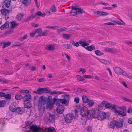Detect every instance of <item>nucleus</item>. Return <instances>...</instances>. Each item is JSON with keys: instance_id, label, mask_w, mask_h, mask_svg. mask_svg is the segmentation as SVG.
<instances>
[{"instance_id": "obj_56", "label": "nucleus", "mask_w": 132, "mask_h": 132, "mask_svg": "<svg viewBox=\"0 0 132 132\" xmlns=\"http://www.w3.org/2000/svg\"><path fill=\"white\" fill-rule=\"evenodd\" d=\"M112 105H111L109 103H107L105 104V107L109 108H111Z\"/></svg>"}, {"instance_id": "obj_54", "label": "nucleus", "mask_w": 132, "mask_h": 132, "mask_svg": "<svg viewBox=\"0 0 132 132\" xmlns=\"http://www.w3.org/2000/svg\"><path fill=\"white\" fill-rule=\"evenodd\" d=\"M36 33H41L42 32V31L41 28H39L35 30Z\"/></svg>"}, {"instance_id": "obj_61", "label": "nucleus", "mask_w": 132, "mask_h": 132, "mask_svg": "<svg viewBox=\"0 0 132 132\" xmlns=\"http://www.w3.org/2000/svg\"><path fill=\"white\" fill-rule=\"evenodd\" d=\"M89 45V44L86 43V42H85L83 44H82V47H85V46H87L88 45Z\"/></svg>"}, {"instance_id": "obj_38", "label": "nucleus", "mask_w": 132, "mask_h": 132, "mask_svg": "<svg viewBox=\"0 0 132 132\" xmlns=\"http://www.w3.org/2000/svg\"><path fill=\"white\" fill-rule=\"evenodd\" d=\"M50 10L51 12L54 13L56 12L57 11L56 7L54 5H53L51 6L50 8Z\"/></svg>"}, {"instance_id": "obj_17", "label": "nucleus", "mask_w": 132, "mask_h": 132, "mask_svg": "<svg viewBox=\"0 0 132 132\" xmlns=\"http://www.w3.org/2000/svg\"><path fill=\"white\" fill-rule=\"evenodd\" d=\"M44 131L45 132H56L55 129L52 127L45 128Z\"/></svg>"}, {"instance_id": "obj_34", "label": "nucleus", "mask_w": 132, "mask_h": 132, "mask_svg": "<svg viewBox=\"0 0 132 132\" xmlns=\"http://www.w3.org/2000/svg\"><path fill=\"white\" fill-rule=\"evenodd\" d=\"M100 62L102 63L105 64H109L110 63V61L103 59L100 60Z\"/></svg>"}, {"instance_id": "obj_49", "label": "nucleus", "mask_w": 132, "mask_h": 132, "mask_svg": "<svg viewBox=\"0 0 132 132\" xmlns=\"http://www.w3.org/2000/svg\"><path fill=\"white\" fill-rule=\"evenodd\" d=\"M63 46L65 48L69 49L71 47L70 45L68 44H65L63 45Z\"/></svg>"}, {"instance_id": "obj_1", "label": "nucleus", "mask_w": 132, "mask_h": 132, "mask_svg": "<svg viewBox=\"0 0 132 132\" xmlns=\"http://www.w3.org/2000/svg\"><path fill=\"white\" fill-rule=\"evenodd\" d=\"M51 98V96H48V98L43 96L40 97L35 96L34 97V102L35 103L37 102H38V108L40 110L44 111L45 110V105L46 104V109L51 110L53 108L54 104L51 101L48 100V99Z\"/></svg>"}, {"instance_id": "obj_13", "label": "nucleus", "mask_w": 132, "mask_h": 132, "mask_svg": "<svg viewBox=\"0 0 132 132\" xmlns=\"http://www.w3.org/2000/svg\"><path fill=\"white\" fill-rule=\"evenodd\" d=\"M116 120H112L109 122L108 126L110 128H113L116 126Z\"/></svg>"}, {"instance_id": "obj_44", "label": "nucleus", "mask_w": 132, "mask_h": 132, "mask_svg": "<svg viewBox=\"0 0 132 132\" xmlns=\"http://www.w3.org/2000/svg\"><path fill=\"white\" fill-rule=\"evenodd\" d=\"M95 53L98 56L102 55L103 54V53L100 51L96 50L95 51Z\"/></svg>"}, {"instance_id": "obj_5", "label": "nucleus", "mask_w": 132, "mask_h": 132, "mask_svg": "<svg viewBox=\"0 0 132 132\" xmlns=\"http://www.w3.org/2000/svg\"><path fill=\"white\" fill-rule=\"evenodd\" d=\"M30 129L32 130V132H41V129L39 127L35 125H33L30 127ZM27 132H31L29 130H27Z\"/></svg>"}, {"instance_id": "obj_53", "label": "nucleus", "mask_w": 132, "mask_h": 132, "mask_svg": "<svg viewBox=\"0 0 132 132\" xmlns=\"http://www.w3.org/2000/svg\"><path fill=\"white\" fill-rule=\"evenodd\" d=\"M4 97L7 100L10 99L11 98V96L10 95L8 94L5 95Z\"/></svg>"}, {"instance_id": "obj_20", "label": "nucleus", "mask_w": 132, "mask_h": 132, "mask_svg": "<svg viewBox=\"0 0 132 132\" xmlns=\"http://www.w3.org/2000/svg\"><path fill=\"white\" fill-rule=\"evenodd\" d=\"M105 51L110 53H114L117 52V51L113 48L106 47L104 49Z\"/></svg>"}, {"instance_id": "obj_36", "label": "nucleus", "mask_w": 132, "mask_h": 132, "mask_svg": "<svg viewBox=\"0 0 132 132\" xmlns=\"http://www.w3.org/2000/svg\"><path fill=\"white\" fill-rule=\"evenodd\" d=\"M11 28H14L17 26L18 24L15 21H13L11 22Z\"/></svg>"}, {"instance_id": "obj_26", "label": "nucleus", "mask_w": 132, "mask_h": 132, "mask_svg": "<svg viewBox=\"0 0 132 132\" xmlns=\"http://www.w3.org/2000/svg\"><path fill=\"white\" fill-rule=\"evenodd\" d=\"M1 11L2 14L4 15H5L6 14L8 15L10 10H6L5 9H3L1 10Z\"/></svg>"}, {"instance_id": "obj_45", "label": "nucleus", "mask_w": 132, "mask_h": 132, "mask_svg": "<svg viewBox=\"0 0 132 132\" xmlns=\"http://www.w3.org/2000/svg\"><path fill=\"white\" fill-rule=\"evenodd\" d=\"M88 103L89 106L90 107L93 106L94 104V102L92 100H89Z\"/></svg>"}, {"instance_id": "obj_55", "label": "nucleus", "mask_w": 132, "mask_h": 132, "mask_svg": "<svg viewBox=\"0 0 132 132\" xmlns=\"http://www.w3.org/2000/svg\"><path fill=\"white\" fill-rule=\"evenodd\" d=\"M80 71H81L82 73L83 74H84L86 72V70L85 69L80 68L79 69V72Z\"/></svg>"}, {"instance_id": "obj_40", "label": "nucleus", "mask_w": 132, "mask_h": 132, "mask_svg": "<svg viewBox=\"0 0 132 132\" xmlns=\"http://www.w3.org/2000/svg\"><path fill=\"white\" fill-rule=\"evenodd\" d=\"M15 98L17 100H20L22 98V96L20 94H17L15 96Z\"/></svg>"}, {"instance_id": "obj_21", "label": "nucleus", "mask_w": 132, "mask_h": 132, "mask_svg": "<svg viewBox=\"0 0 132 132\" xmlns=\"http://www.w3.org/2000/svg\"><path fill=\"white\" fill-rule=\"evenodd\" d=\"M112 22H114L119 25H125V23L122 20L119 19L116 20H113Z\"/></svg>"}, {"instance_id": "obj_25", "label": "nucleus", "mask_w": 132, "mask_h": 132, "mask_svg": "<svg viewBox=\"0 0 132 132\" xmlns=\"http://www.w3.org/2000/svg\"><path fill=\"white\" fill-rule=\"evenodd\" d=\"M35 16L36 17V16L37 15L39 16L44 17L46 15V14L45 13H42L40 11H38L36 12L35 14Z\"/></svg>"}, {"instance_id": "obj_23", "label": "nucleus", "mask_w": 132, "mask_h": 132, "mask_svg": "<svg viewBox=\"0 0 132 132\" xmlns=\"http://www.w3.org/2000/svg\"><path fill=\"white\" fill-rule=\"evenodd\" d=\"M19 114H22L24 112V109L23 108L18 107L16 111Z\"/></svg>"}, {"instance_id": "obj_29", "label": "nucleus", "mask_w": 132, "mask_h": 132, "mask_svg": "<svg viewBox=\"0 0 132 132\" xmlns=\"http://www.w3.org/2000/svg\"><path fill=\"white\" fill-rule=\"evenodd\" d=\"M85 48H86L87 50L90 51L95 49V47L93 45L85 47Z\"/></svg>"}, {"instance_id": "obj_32", "label": "nucleus", "mask_w": 132, "mask_h": 132, "mask_svg": "<svg viewBox=\"0 0 132 132\" xmlns=\"http://www.w3.org/2000/svg\"><path fill=\"white\" fill-rule=\"evenodd\" d=\"M44 93H50L51 94V90L49 89L48 87L43 88Z\"/></svg>"}, {"instance_id": "obj_60", "label": "nucleus", "mask_w": 132, "mask_h": 132, "mask_svg": "<svg viewBox=\"0 0 132 132\" xmlns=\"http://www.w3.org/2000/svg\"><path fill=\"white\" fill-rule=\"evenodd\" d=\"M83 77L85 78H93V77L90 75H84Z\"/></svg>"}, {"instance_id": "obj_52", "label": "nucleus", "mask_w": 132, "mask_h": 132, "mask_svg": "<svg viewBox=\"0 0 132 132\" xmlns=\"http://www.w3.org/2000/svg\"><path fill=\"white\" fill-rule=\"evenodd\" d=\"M21 45L20 43L19 42H17L15 43L12 46L13 48H14L16 46H20Z\"/></svg>"}, {"instance_id": "obj_58", "label": "nucleus", "mask_w": 132, "mask_h": 132, "mask_svg": "<svg viewBox=\"0 0 132 132\" xmlns=\"http://www.w3.org/2000/svg\"><path fill=\"white\" fill-rule=\"evenodd\" d=\"M20 92L23 93L28 94L29 93V91L28 90H22L20 91Z\"/></svg>"}, {"instance_id": "obj_6", "label": "nucleus", "mask_w": 132, "mask_h": 132, "mask_svg": "<svg viewBox=\"0 0 132 132\" xmlns=\"http://www.w3.org/2000/svg\"><path fill=\"white\" fill-rule=\"evenodd\" d=\"M55 118L54 115L48 113L46 114L45 117V119L46 120H48L50 122H53L55 121Z\"/></svg>"}, {"instance_id": "obj_64", "label": "nucleus", "mask_w": 132, "mask_h": 132, "mask_svg": "<svg viewBox=\"0 0 132 132\" xmlns=\"http://www.w3.org/2000/svg\"><path fill=\"white\" fill-rule=\"evenodd\" d=\"M86 129L87 131L89 132L91 131L92 129V126H90L87 127L86 128Z\"/></svg>"}, {"instance_id": "obj_42", "label": "nucleus", "mask_w": 132, "mask_h": 132, "mask_svg": "<svg viewBox=\"0 0 132 132\" xmlns=\"http://www.w3.org/2000/svg\"><path fill=\"white\" fill-rule=\"evenodd\" d=\"M22 3L26 5H27L30 3V0H22Z\"/></svg>"}, {"instance_id": "obj_41", "label": "nucleus", "mask_w": 132, "mask_h": 132, "mask_svg": "<svg viewBox=\"0 0 132 132\" xmlns=\"http://www.w3.org/2000/svg\"><path fill=\"white\" fill-rule=\"evenodd\" d=\"M67 30V29L66 28H63L57 30V32L59 34L64 31H66Z\"/></svg>"}, {"instance_id": "obj_19", "label": "nucleus", "mask_w": 132, "mask_h": 132, "mask_svg": "<svg viewBox=\"0 0 132 132\" xmlns=\"http://www.w3.org/2000/svg\"><path fill=\"white\" fill-rule=\"evenodd\" d=\"M55 46L54 45H49L46 46V50L53 51L55 49Z\"/></svg>"}, {"instance_id": "obj_15", "label": "nucleus", "mask_w": 132, "mask_h": 132, "mask_svg": "<svg viewBox=\"0 0 132 132\" xmlns=\"http://www.w3.org/2000/svg\"><path fill=\"white\" fill-rule=\"evenodd\" d=\"M123 121L121 119H119L118 121H116V125L118 128L121 127L122 125Z\"/></svg>"}, {"instance_id": "obj_63", "label": "nucleus", "mask_w": 132, "mask_h": 132, "mask_svg": "<svg viewBox=\"0 0 132 132\" xmlns=\"http://www.w3.org/2000/svg\"><path fill=\"white\" fill-rule=\"evenodd\" d=\"M104 25L107 24L109 25L115 26L116 24L115 23L112 22H108V23H105L104 24Z\"/></svg>"}, {"instance_id": "obj_33", "label": "nucleus", "mask_w": 132, "mask_h": 132, "mask_svg": "<svg viewBox=\"0 0 132 132\" xmlns=\"http://www.w3.org/2000/svg\"><path fill=\"white\" fill-rule=\"evenodd\" d=\"M11 0H5L4 1V4L6 7H8L10 5Z\"/></svg>"}, {"instance_id": "obj_48", "label": "nucleus", "mask_w": 132, "mask_h": 132, "mask_svg": "<svg viewBox=\"0 0 132 132\" xmlns=\"http://www.w3.org/2000/svg\"><path fill=\"white\" fill-rule=\"evenodd\" d=\"M112 109L114 111V112L116 113V110H117V108L118 106L115 105H113L112 106Z\"/></svg>"}, {"instance_id": "obj_14", "label": "nucleus", "mask_w": 132, "mask_h": 132, "mask_svg": "<svg viewBox=\"0 0 132 132\" xmlns=\"http://www.w3.org/2000/svg\"><path fill=\"white\" fill-rule=\"evenodd\" d=\"M24 107L28 109L30 108L32 106L31 101H24Z\"/></svg>"}, {"instance_id": "obj_46", "label": "nucleus", "mask_w": 132, "mask_h": 132, "mask_svg": "<svg viewBox=\"0 0 132 132\" xmlns=\"http://www.w3.org/2000/svg\"><path fill=\"white\" fill-rule=\"evenodd\" d=\"M28 37V35H25L23 36V37L20 38L19 40L21 41H23L25 39H26Z\"/></svg>"}, {"instance_id": "obj_43", "label": "nucleus", "mask_w": 132, "mask_h": 132, "mask_svg": "<svg viewBox=\"0 0 132 132\" xmlns=\"http://www.w3.org/2000/svg\"><path fill=\"white\" fill-rule=\"evenodd\" d=\"M77 79L79 81H81L85 80V79L81 76L79 75H77Z\"/></svg>"}, {"instance_id": "obj_11", "label": "nucleus", "mask_w": 132, "mask_h": 132, "mask_svg": "<svg viewBox=\"0 0 132 132\" xmlns=\"http://www.w3.org/2000/svg\"><path fill=\"white\" fill-rule=\"evenodd\" d=\"M67 101L65 98L63 99H57L56 103V105H61L60 104H65L67 103Z\"/></svg>"}, {"instance_id": "obj_12", "label": "nucleus", "mask_w": 132, "mask_h": 132, "mask_svg": "<svg viewBox=\"0 0 132 132\" xmlns=\"http://www.w3.org/2000/svg\"><path fill=\"white\" fill-rule=\"evenodd\" d=\"M114 70L115 72L117 74H122L123 75V73L125 71H123L121 68L118 67H116L114 69Z\"/></svg>"}, {"instance_id": "obj_2", "label": "nucleus", "mask_w": 132, "mask_h": 132, "mask_svg": "<svg viewBox=\"0 0 132 132\" xmlns=\"http://www.w3.org/2000/svg\"><path fill=\"white\" fill-rule=\"evenodd\" d=\"M97 113L96 110L94 109L88 110L85 106H84L81 109L80 115L84 117L87 116V118L92 117L95 118Z\"/></svg>"}, {"instance_id": "obj_39", "label": "nucleus", "mask_w": 132, "mask_h": 132, "mask_svg": "<svg viewBox=\"0 0 132 132\" xmlns=\"http://www.w3.org/2000/svg\"><path fill=\"white\" fill-rule=\"evenodd\" d=\"M11 43L10 42H4L3 43V48H4L6 47L10 46L11 44Z\"/></svg>"}, {"instance_id": "obj_59", "label": "nucleus", "mask_w": 132, "mask_h": 132, "mask_svg": "<svg viewBox=\"0 0 132 132\" xmlns=\"http://www.w3.org/2000/svg\"><path fill=\"white\" fill-rule=\"evenodd\" d=\"M74 101L77 104L79 103V99L78 97H75L74 99Z\"/></svg>"}, {"instance_id": "obj_16", "label": "nucleus", "mask_w": 132, "mask_h": 132, "mask_svg": "<svg viewBox=\"0 0 132 132\" xmlns=\"http://www.w3.org/2000/svg\"><path fill=\"white\" fill-rule=\"evenodd\" d=\"M33 92L37 94H41L44 93L43 88L39 87L37 90Z\"/></svg>"}, {"instance_id": "obj_47", "label": "nucleus", "mask_w": 132, "mask_h": 132, "mask_svg": "<svg viewBox=\"0 0 132 132\" xmlns=\"http://www.w3.org/2000/svg\"><path fill=\"white\" fill-rule=\"evenodd\" d=\"M49 31L48 30H46L42 33L40 35L41 36H46L49 33Z\"/></svg>"}, {"instance_id": "obj_7", "label": "nucleus", "mask_w": 132, "mask_h": 132, "mask_svg": "<svg viewBox=\"0 0 132 132\" xmlns=\"http://www.w3.org/2000/svg\"><path fill=\"white\" fill-rule=\"evenodd\" d=\"M74 117V116L69 113L66 115L65 117V120L67 123H70L72 122Z\"/></svg>"}, {"instance_id": "obj_24", "label": "nucleus", "mask_w": 132, "mask_h": 132, "mask_svg": "<svg viewBox=\"0 0 132 132\" xmlns=\"http://www.w3.org/2000/svg\"><path fill=\"white\" fill-rule=\"evenodd\" d=\"M9 22H6L4 24L2 25L1 27V29L3 30L9 27Z\"/></svg>"}, {"instance_id": "obj_28", "label": "nucleus", "mask_w": 132, "mask_h": 132, "mask_svg": "<svg viewBox=\"0 0 132 132\" xmlns=\"http://www.w3.org/2000/svg\"><path fill=\"white\" fill-rule=\"evenodd\" d=\"M23 14L19 13L16 16V18L18 20L20 21L23 19Z\"/></svg>"}, {"instance_id": "obj_18", "label": "nucleus", "mask_w": 132, "mask_h": 132, "mask_svg": "<svg viewBox=\"0 0 132 132\" xmlns=\"http://www.w3.org/2000/svg\"><path fill=\"white\" fill-rule=\"evenodd\" d=\"M24 101H30V100L31 99V96L30 94L26 95L23 97Z\"/></svg>"}, {"instance_id": "obj_50", "label": "nucleus", "mask_w": 132, "mask_h": 132, "mask_svg": "<svg viewBox=\"0 0 132 132\" xmlns=\"http://www.w3.org/2000/svg\"><path fill=\"white\" fill-rule=\"evenodd\" d=\"M32 122L31 121H28L26 122V124L27 126L30 129V127H31L30 125L31 124Z\"/></svg>"}, {"instance_id": "obj_10", "label": "nucleus", "mask_w": 132, "mask_h": 132, "mask_svg": "<svg viewBox=\"0 0 132 132\" xmlns=\"http://www.w3.org/2000/svg\"><path fill=\"white\" fill-rule=\"evenodd\" d=\"M17 108V104L15 102H13L11 104L9 109L11 111L14 112L16 111Z\"/></svg>"}, {"instance_id": "obj_31", "label": "nucleus", "mask_w": 132, "mask_h": 132, "mask_svg": "<svg viewBox=\"0 0 132 132\" xmlns=\"http://www.w3.org/2000/svg\"><path fill=\"white\" fill-rule=\"evenodd\" d=\"M82 98L83 102L84 103H87L88 102L89 100L88 97L86 96H83L82 97Z\"/></svg>"}, {"instance_id": "obj_62", "label": "nucleus", "mask_w": 132, "mask_h": 132, "mask_svg": "<svg viewBox=\"0 0 132 132\" xmlns=\"http://www.w3.org/2000/svg\"><path fill=\"white\" fill-rule=\"evenodd\" d=\"M62 55L63 56H65L68 59L69 61V60L70 59V57L66 53H64Z\"/></svg>"}, {"instance_id": "obj_37", "label": "nucleus", "mask_w": 132, "mask_h": 132, "mask_svg": "<svg viewBox=\"0 0 132 132\" xmlns=\"http://www.w3.org/2000/svg\"><path fill=\"white\" fill-rule=\"evenodd\" d=\"M116 113H118L119 115H120L123 116H125L126 115L124 112L116 110Z\"/></svg>"}, {"instance_id": "obj_22", "label": "nucleus", "mask_w": 132, "mask_h": 132, "mask_svg": "<svg viewBox=\"0 0 132 132\" xmlns=\"http://www.w3.org/2000/svg\"><path fill=\"white\" fill-rule=\"evenodd\" d=\"M116 44V43L110 41L105 42L102 43V45H107L108 46H112Z\"/></svg>"}, {"instance_id": "obj_51", "label": "nucleus", "mask_w": 132, "mask_h": 132, "mask_svg": "<svg viewBox=\"0 0 132 132\" xmlns=\"http://www.w3.org/2000/svg\"><path fill=\"white\" fill-rule=\"evenodd\" d=\"M5 104V101H2L0 102V106L1 107L4 106Z\"/></svg>"}, {"instance_id": "obj_3", "label": "nucleus", "mask_w": 132, "mask_h": 132, "mask_svg": "<svg viewBox=\"0 0 132 132\" xmlns=\"http://www.w3.org/2000/svg\"><path fill=\"white\" fill-rule=\"evenodd\" d=\"M72 10L71 11L70 13L71 14V15L73 16L75 15L79 14H81L84 12V10L80 8H77L75 4L72 5Z\"/></svg>"}, {"instance_id": "obj_30", "label": "nucleus", "mask_w": 132, "mask_h": 132, "mask_svg": "<svg viewBox=\"0 0 132 132\" xmlns=\"http://www.w3.org/2000/svg\"><path fill=\"white\" fill-rule=\"evenodd\" d=\"M123 75L126 77L132 80V75L127 73L126 72H125L123 73Z\"/></svg>"}, {"instance_id": "obj_35", "label": "nucleus", "mask_w": 132, "mask_h": 132, "mask_svg": "<svg viewBox=\"0 0 132 132\" xmlns=\"http://www.w3.org/2000/svg\"><path fill=\"white\" fill-rule=\"evenodd\" d=\"M35 17H36L35 15V14H33L28 17L27 21H28L29 20H32Z\"/></svg>"}, {"instance_id": "obj_9", "label": "nucleus", "mask_w": 132, "mask_h": 132, "mask_svg": "<svg viewBox=\"0 0 132 132\" xmlns=\"http://www.w3.org/2000/svg\"><path fill=\"white\" fill-rule=\"evenodd\" d=\"M94 14L97 16H107L108 15V13L100 11H98L94 12Z\"/></svg>"}, {"instance_id": "obj_4", "label": "nucleus", "mask_w": 132, "mask_h": 132, "mask_svg": "<svg viewBox=\"0 0 132 132\" xmlns=\"http://www.w3.org/2000/svg\"><path fill=\"white\" fill-rule=\"evenodd\" d=\"M99 109V108H98L96 109L97 113L95 118L100 120H103L105 119L106 115L105 112L102 111H100Z\"/></svg>"}, {"instance_id": "obj_57", "label": "nucleus", "mask_w": 132, "mask_h": 132, "mask_svg": "<svg viewBox=\"0 0 132 132\" xmlns=\"http://www.w3.org/2000/svg\"><path fill=\"white\" fill-rule=\"evenodd\" d=\"M36 33L35 31L34 30L32 32L30 33V35L31 37H34Z\"/></svg>"}, {"instance_id": "obj_8", "label": "nucleus", "mask_w": 132, "mask_h": 132, "mask_svg": "<svg viewBox=\"0 0 132 132\" xmlns=\"http://www.w3.org/2000/svg\"><path fill=\"white\" fill-rule=\"evenodd\" d=\"M57 106L56 108V111L59 114L63 113L64 109V106L62 105H56Z\"/></svg>"}, {"instance_id": "obj_27", "label": "nucleus", "mask_w": 132, "mask_h": 132, "mask_svg": "<svg viewBox=\"0 0 132 132\" xmlns=\"http://www.w3.org/2000/svg\"><path fill=\"white\" fill-rule=\"evenodd\" d=\"M71 34H63L61 36L63 38L68 40L71 37Z\"/></svg>"}]
</instances>
